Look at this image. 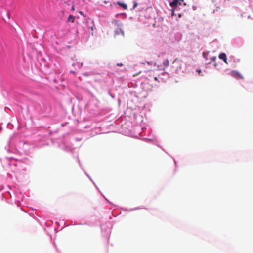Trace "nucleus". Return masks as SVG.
<instances>
[{
  "label": "nucleus",
  "instance_id": "obj_6",
  "mask_svg": "<svg viewBox=\"0 0 253 253\" xmlns=\"http://www.w3.org/2000/svg\"><path fill=\"white\" fill-rule=\"evenodd\" d=\"M75 20V17L70 15L69 16L67 21L68 22H71L72 23H73Z\"/></svg>",
  "mask_w": 253,
  "mask_h": 253
},
{
  "label": "nucleus",
  "instance_id": "obj_4",
  "mask_svg": "<svg viewBox=\"0 0 253 253\" xmlns=\"http://www.w3.org/2000/svg\"><path fill=\"white\" fill-rule=\"evenodd\" d=\"M219 58L222 60L225 63H227L226 55L224 53H220L219 55Z\"/></svg>",
  "mask_w": 253,
  "mask_h": 253
},
{
  "label": "nucleus",
  "instance_id": "obj_5",
  "mask_svg": "<svg viewBox=\"0 0 253 253\" xmlns=\"http://www.w3.org/2000/svg\"><path fill=\"white\" fill-rule=\"evenodd\" d=\"M117 3L118 5L122 7L124 10H126L127 9V6L126 4L121 2H117Z\"/></svg>",
  "mask_w": 253,
  "mask_h": 253
},
{
  "label": "nucleus",
  "instance_id": "obj_12",
  "mask_svg": "<svg viewBox=\"0 0 253 253\" xmlns=\"http://www.w3.org/2000/svg\"><path fill=\"white\" fill-rule=\"evenodd\" d=\"M79 13L81 15H83V12H82V11H79Z\"/></svg>",
  "mask_w": 253,
  "mask_h": 253
},
{
  "label": "nucleus",
  "instance_id": "obj_2",
  "mask_svg": "<svg viewBox=\"0 0 253 253\" xmlns=\"http://www.w3.org/2000/svg\"><path fill=\"white\" fill-rule=\"evenodd\" d=\"M183 0H173V1L169 3V5L173 8H176L178 5H181Z\"/></svg>",
  "mask_w": 253,
  "mask_h": 253
},
{
  "label": "nucleus",
  "instance_id": "obj_13",
  "mask_svg": "<svg viewBox=\"0 0 253 253\" xmlns=\"http://www.w3.org/2000/svg\"><path fill=\"white\" fill-rule=\"evenodd\" d=\"M7 14H8V19H9L10 18V14L9 13H8Z\"/></svg>",
  "mask_w": 253,
  "mask_h": 253
},
{
  "label": "nucleus",
  "instance_id": "obj_7",
  "mask_svg": "<svg viewBox=\"0 0 253 253\" xmlns=\"http://www.w3.org/2000/svg\"><path fill=\"white\" fill-rule=\"evenodd\" d=\"M169 65V61L168 59H166L163 62V66L164 67H167Z\"/></svg>",
  "mask_w": 253,
  "mask_h": 253
},
{
  "label": "nucleus",
  "instance_id": "obj_11",
  "mask_svg": "<svg viewBox=\"0 0 253 253\" xmlns=\"http://www.w3.org/2000/svg\"><path fill=\"white\" fill-rule=\"evenodd\" d=\"M71 10H72V11H74V10H75V6H74V5H73V6H72V8H71Z\"/></svg>",
  "mask_w": 253,
  "mask_h": 253
},
{
  "label": "nucleus",
  "instance_id": "obj_8",
  "mask_svg": "<svg viewBox=\"0 0 253 253\" xmlns=\"http://www.w3.org/2000/svg\"><path fill=\"white\" fill-rule=\"evenodd\" d=\"M120 33H121L122 35H124L123 31H122V29L120 28H119L115 31V33L116 34H119Z\"/></svg>",
  "mask_w": 253,
  "mask_h": 253
},
{
  "label": "nucleus",
  "instance_id": "obj_15",
  "mask_svg": "<svg viewBox=\"0 0 253 253\" xmlns=\"http://www.w3.org/2000/svg\"><path fill=\"white\" fill-rule=\"evenodd\" d=\"M177 60V59H175V60L174 61L173 63L175 62Z\"/></svg>",
  "mask_w": 253,
  "mask_h": 253
},
{
  "label": "nucleus",
  "instance_id": "obj_14",
  "mask_svg": "<svg viewBox=\"0 0 253 253\" xmlns=\"http://www.w3.org/2000/svg\"><path fill=\"white\" fill-rule=\"evenodd\" d=\"M215 59H216V57H213V58L212 59V60L214 61V60H215Z\"/></svg>",
  "mask_w": 253,
  "mask_h": 253
},
{
  "label": "nucleus",
  "instance_id": "obj_10",
  "mask_svg": "<svg viewBox=\"0 0 253 253\" xmlns=\"http://www.w3.org/2000/svg\"><path fill=\"white\" fill-rule=\"evenodd\" d=\"M117 65L118 66H123V64H122V63H117Z\"/></svg>",
  "mask_w": 253,
  "mask_h": 253
},
{
  "label": "nucleus",
  "instance_id": "obj_3",
  "mask_svg": "<svg viewBox=\"0 0 253 253\" xmlns=\"http://www.w3.org/2000/svg\"><path fill=\"white\" fill-rule=\"evenodd\" d=\"M230 74L231 76L236 79H243L244 78L243 76L241 75L239 72L236 70L231 71L230 73Z\"/></svg>",
  "mask_w": 253,
  "mask_h": 253
},
{
  "label": "nucleus",
  "instance_id": "obj_1",
  "mask_svg": "<svg viewBox=\"0 0 253 253\" xmlns=\"http://www.w3.org/2000/svg\"><path fill=\"white\" fill-rule=\"evenodd\" d=\"M158 69L148 70L145 72L144 76L147 80H151L154 79L155 81H158Z\"/></svg>",
  "mask_w": 253,
  "mask_h": 253
},
{
  "label": "nucleus",
  "instance_id": "obj_9",
  "mask_svg": "<svg viewBox=\"0 0 253 253\" xmlns=\"http://www.w3.org/2000/svg\"><path fill=\"white\" fill-rule=\"evenodd\" d=\"M137 6V2H135V3L134 4V5H133V9H135Z\"/></svg>",
  "mask_w": 253,
  "mask_h": 253
}]
</instances>
